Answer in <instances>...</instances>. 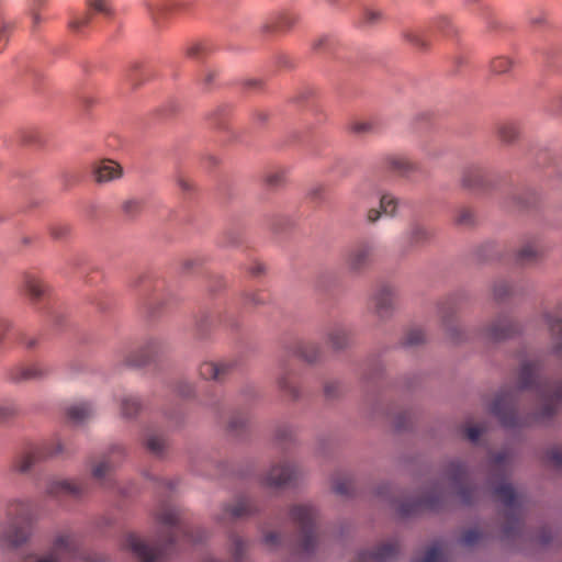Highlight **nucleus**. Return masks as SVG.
Returning <instances> with one entry per match:
<instances>
[{"instance_id":"nucleus-60","label":"nucleus","mask_w":562,"mask_h":562,"mask_svg":"<svg viewBox=\"0 0 562 562\" xmlns=\"http://www.w3.org/2000/svg\"><path fill=\"white\" fill-rule=\"evenodd\" d=\"M161 290L160 288V284L159 283H156L154 285V293L148 297V304L149 305H155V304H162L165 303V297L162 294L159 293V291Z\"/></svg>"},{"instance_id":"nucleus-22","label":"nucleus","mask_w":562,"mask_h":562,"mask_svg":"<svg viewBox=\"0 0 562 562\" xmlns=\"http://www.w3.org/2000/svg\"><path fill=\"white\" fill-rule=\"evenodd\" d=\"M462 186L473 191H485L490 188L488 172L481 166L464 168L461 178Z\"/></svg>"},{"instance_id":"nucleus-27","label":"nucleus","mask_w":562,"mask_h":562,"mask_svg":"<svg viewBox=\"0 0 562 562\" xmlns=\"http://www.w3.org/2000/svg\"><path fill=\"white\" fill-rule=\"evenodd\" d=\"M122 175V167L111 159H103L99 161L93 169L94 180L99 183L113 181L121 178Z\"/></svg>"},{"instance_id":"nucleus-33","label":"nucleus","mask_w":562,"mask_h":562,"mask_svg":"<svg viewBox=\"0 0 562 562\" xmlns=\"http://www.w3.org/2000/svg\"><path fill=\"white\" fill-rule=\"evenodd\" d=\"M93 407L88 402H78L67 407L66 415L74 424H81L93 415Z\"/></svg>"},{"instance_id":"nucleus-18","label":"nucleus","mask_w":562,"mask_h":562,"mask_svg":"<svg viewBox=\"0 0 562 562\" xmlns=\"http://www.w3.org/2000/svg\"><path fill=\"white\" fill-rule=\"evenodd\" d=\"M48 371L44 368H42L37 363L32 364H23L18 363L12 367H10L5 371V380L12 382V383H22V382H29L33 380H41L44 376H46Z\"/></svg>"},{"instance_id":"nucleus-36","label":"nucleus","mask_w":562,"mask_h":562,"mask_svg":"<svg viewBox=\"0 0 562 562\" xmlns=\"http://www.w3.org/2000/svg\"><path fill=\"white\" fill-rule=\"evenodd\" d=\"M249 422L248 413H236L233 414L228 420V431L235 436L240 435L247 427Z\"/></svg>"},{"instance_id":"nucleus-19","label":"nucleus","mask_w":562,"mask_h":562,"mask_svg":"<svg viewBox=\"0 0 562 562\" xmlns=\"http://www.w3.org/2000/svg\"><path fill=\"white\" fill-rule=\"evenodd\" d=\"M237 367L236 359H225L218 362L204 361L199 367V373L205 380L223 381Z\"/></svg>"},{"instance_id":"nucleus-47","label":"nucleus","mask_w":562,"mask_h":562,"mask_svg":"<svg viewBox=\"0 0 562 562\" xmlns=\"http://www.w3.org/2000/svg\"><path fill=\"white\" fill-rule=\"evenodd\" d=\"M247 544L246 542L238 536L231 537V550L236 560V562H240L246 551Z\"/></svg>"},{"instance_id":"nucleus-32","label":"nucleus","mask_w":562,"mask_h":562,"mask_svg":"<svg viewBox=\"0 0 562 562\" xmlns=\"http://www.w3.org/2000/svg\"><path fill=\"white\" fill-rule=\"evenodd\" d=\"M295 23V18L291 14H280L267 21L262 26V32L268 34L282 33L290 30Z\"/></svg>"},{"instance_id":"nucleus-24","label":"nucleus","mask_w":562,"mask_h":562,"mask_svg":"<svg viewBox=\"0 0 562 562\" xmlns=\"http://www.w3.org/2000/svg\"><path fill=\"white\" fill-rule=\"evenodd\" d=\"M460 299L452 296L448 297L439 304V315L442 321V325L450 335L451 339L459 341L458 327L452 324V318L459 308Z\"/></svg>"},{"instance_id":"nucleus-20","label":"nucleus","mask_w":562,"mask_h":562,"mask_svg":"<svg viewBox=\"0 0 562 562\" xmlns=\"http://www.w3.org/2000/svg\"><path fill=\"white\" fill-rule=\"evenodd\" d=\"M394 307V292L392 288L383 285L379 288L371 296L370 310L379 318L389 317Z\"/></svg>"},{"instance_id":"nucleus-41","label":"nucleus","mask_w":562,"mask_h":562,"mask_svg":"<svg viewBox=\"0 0 562 562\" xmlns=\"http://www.w3.org/2000/svg\"><path fill=\"white\" fill-rule=\"evenodd\" d=\"M426 335L422 328L415 327L409 329L403 340V344L408 347H416L424 344Z\"/></svg>"},{"instance_id":"nucleus-57","label":"nucleus","mask_w":562,"mask_h":562,"mask_svg":"<svg viewBox=\"0 0 562 562\" xmlns=\"http://www.w3.org/2000/svg\"><path fill=\"white\" fill-rule=\"evenodd\" d=\"M177 183L179 188L186 193H190L194 189L193 182L182 173L177 176Z\"/></svg>"},{"instance_id":"nucleus-1","label":"nucleus","mask_w":562,"mask_h":562,"mask_svg":"<svg viewBox=\"0 0 562 562\" xmlns=\"http://www.w3.org/2000/svg\"><path fill=\"white\" fill-rule=\"evenodd\" d=\"M553 340L552 353L562 360V302L543 314ZM542 364L538 360L524 361L518 372L520 390H532L537 395L533 415L521 417L517 413V391L501 392L491 405V413L506 428L527 426L552 417L562 403V381L551 383L540 376Z\"/></svg>"},{"instance_id":"nucleus-61","label":"nucleus","mask_w":562,"mask_h":562,"mask_svg":"<svg viewBox=\"0 0 562 562\" xmlns=\"http://www.w3.org/2000/svg\"><path fill=\"white\" fill-rule=\"evenodd\" d=\"M381 20V13L374 10L366 11L363 22L368 25H374Z\"/></svg>"},{"instance_id":"nucleus-56","label":"nucleus","mask_w":562,"mask_h":562,"mask_svg":"<svg viewBox=\"0 0 562 562\" xmlns=\"http://www.w3.org/2000/svg\"><path fill=\"white\" fill-rule=\"evenodd\" d=\"M405 36H406L407 41L411 42L416 47L424 48L427 46L426 40L419 32L411 31V32H407Z\"/></svg>"},{"instance_id":"nucleus-3","label":"nucleus","mask_w":562,"mask_h":562,"mask_svg":"<svg viewBox=\"0 0 562 562\" xmlns=\"http://www.w3.org/2000/svg\"><path fill=\"white\" fill-rule=\"evenodd\" d=\"M510 471L509 453L502 451L493 457L491 482L497 484L494 487V495L504 504L506 524L504 533L506 537L515 536L521 528V516L524 498L518 495L513 486L506 482Z\"/></svg>"},{"instance_id":"nucleus-21","label":"nucleus","mask_w":562,"mask_h":562,"mask_svg":"<svg viewBox=\"0 0 562 562\" xmlns=\"http://www.w3.org/2000/svg\"><path fill=\"white\" fill-rule=\"evenodd\" d=\"M398 551V543L389 541L380 544L374 551L359 552L353 562H387L394 560Z\"/></svg>"},{"instance_id":"nucleus-30","label":"nucleus","mask_w":562,"mask_h":562,"mask_svg":"<svg viewBox=\"0 0 562 562\" xmlns=\"http://www.w3.org/2000/svg\"><path fill=\"white\" fill-rule=\"evenodd\" d=\"M350 330L341 325H336L327 331V342L334 350H342L350 345Z\"/></svg>"},{"instance_id":"nucleus-39","label":"nucleus","mask_w":562,"mask_h":562,"mask_svg":"<svg viewBox=\"0 0 562 562\" xmlns=\"http://www.w3.org/2000/svg\"><path fill=\"white\" fill-rule=\"evenodd\" d=\"M333 490L341 496H349L353 491V483L349 476H337L333 482Z\"/></svg>"},{"instance_id":"nucleus-15","label":"nucleus","mask_w":562,"mask_h":562,"mask_svg":"<svg viewBox=\"0 0 562 562\" xmlns=\"http://www.w3.org/2000/svg\"><path fill=\"white\" fill-rule=\"evenodd\" d=\"M299 471L295 465L283 462L271 467L262 476V484L268 487H283L297 479Z\"/></svg>"},{"instance_id":"nucleus-29","label":"nucleus","mask_w":562,"mask_h":562,"mask_svg":"<svg viewBox=\"0 0 562 562\" xmlns=\"http://www.w3.org/2000/svg\"><path fill=\"white\" fill-rule=\"evenodd\" d=\"M543 255V247L538 240H531L521 246L517 251L516 261L527 266L537 262Z\"/></svg>"},{"instance_id":"nucleus-8","label":"nucleus","mask_w":562,"mask_h":562,"mask_svg":"<svg viewBox=\"0 0 562 562\" xmlns=\"http://www.w3.org/2000/svg\"><path fill=\"white\" fill-rule=\"evenodd\" d=\"M453 492L463 504L473 503L479 494L477 487L470 482L464 464L458 460L449 462L445 470Z\"/></svg>"},{"instance_id":"nucleus-14","label":"nucleus","mask_w":562,"mask_h":562,"mask_svg":"<svg viewBox=\"0 0 562 562\" xmlns=\"http://www.w3.org/2000/svg\"><path fill=\"white\" fill-rule=\"evenodd\" d=\"M89 492V484L77 480H53L47 483V496L59 498L63 496L81 497Z\"/></svg>"},{"instance_id":"nucleus-46","label":"nucleus","mask_w":562,"mask_h":562,"mask_svg":"<svg viewBox=\"0 0 562 562\" xmlns=\"http://www.w3.org/2000/svg\"><path fill=\"white\" fill-rule=\"evenodd\" d=\"M412 562H447L439 546L429 548L422 560L414 559Z\"/></svg>"},{"instance_id":"nucleus-11","label":"nucleus","mask_w":562,"mask_h":562,"mask_svg":"<svg viewBox=\"0 0 562 562\" xmlns=\"http://www.w3.org/2000/svg\"><path fill=\"white\" fill-rule=\"evenodd\" d=\"M434 231L419 222H412L403 232L401 237V250L408 254L422 249L434 239Z\"/></svg>"},{"instance_id":"nucleus-55","label":"nucleus","mask_w":562,"mask_h":562,"mask_svg":"<svg viewBox=\"0 0 562 562\" xmlns=\"http://www.w3.org/2000/svg\"><path fill=\"white\" fill-rule=\"evenodd\" d=\"M267 297L268 296L263 292H261V291L247 293L244 296L245 303L249 304V305H261V304H265L266 301H267Z\"/></svg>"},{"instance_id":"nucleus-42","label":"nucleus","mask_w":562,"mask_h":562,"mask_svg":"<svg viewBox=\"0 0 562 562\" xmlns=\"http://www.w3.org/2000/svg\"><path fill=\"white\" fill-rule=\"evenodd\" d=\"M378 125L372 121H356L350 124V131L356 135H367L375 133Z\"/></svg>"},{"instance_id":"nucleus-5","label":"nucleus","mask_w":562,"mask_h":562,"mask_svg":"<svg viewBox=\"0 0 562 562\" xmlns=\"http://www.w3.org/2000/svg\"><path fill=\"white\" fill-rule=\"evenodd\" d=\"M289 515L297 531L299 551L303 554H312L319 542L317 508L311 503H300L290 508Z\"/></svg>"},{"instance_id":"nucleus-10","label":"nucleus","mask_w":562,"mask_h":562,"mask_svg":"<svg viewBox=\"0 0 562 562\" xmlns=\"http://www.w3.org/2000/svg\"><path fill=\"white\" fill-rule=\"evenodd\" d=\"M168 349L169 346L166 340L159 337H151L139 348L131 351L125 358V362L131 367H143L166 353Z\"/></svg>"},{"instance_id":"nucleus-59","label":"nucleus","mask_w":562,"mask_h":562,"mask_svg":"<svg viewBox=\"0 0 562 562\" xmlns=\"http://www.w3.org/2000/svg\"><path fill=\"white\" fill-rule=\"evenodd\" d=\"M205 46L201 43H194L187 48V55L191 58H200L205 52Z\"/></svg>"},{"instance_id":"nucleus-34","label":"nucleus","mask_w":562,"mask_h":562,"mask_svg":"<svg viewBox=\"0 0 562 562\" xmlns=\"http://www.w3.org/2000/svg\"><path fill=\"white\" fill-rule=\"evenodd\" d=\"M146 8L153 22L156 25H160L161 22L167 18L171 5L161 0H147Z\"/></svg>"},{"instance_id":"nucleus-37","label":"nucleus","mask_w":562,"mask_h":562,"mask_svg":"<svg viewBox=\"0 0 562 562\" xmlns=\"http://www.w3.org/2000/svg\"><path fill=\"white\" fill-rule=\"evenodd\" d=\"M145 447L155 456H161L167 446L166 439L156 434H148L144 441Z\"/></svg>"},{"instance_id":"nucleus-51","label":"nucleus","mask_w":562,"mask_h":562,"mask_svg":"<svg viewBox=\"0 0 562 562\" xmlns=\"http://www.w3.org/2000/svg\"><path fill=\"white\" fill-rule=\"evenodd\" d=\"M16 407L11 402L0 404V424H4L16 415Z\"/></svg>"},{"instance_id":"nucleus-6","label":"nucleus","mask_w":562,"mask_h":562,"mask_svg":"<svg viewBox=\"0 0 562 562\" xmlns=\"http://www.w3.org/2000/svg\"><path fill=\"white\" fill-rule=\"evenodd\" d=\"M74 452L65 442L59 439L46 442L42 446L30 447L19 452L12 460L11 470L16 473H27L34 464L48 458L69 456Z\"/></svg>"},{"instance_id":"nucleus-43","label":"nucleus","mask_w":562,"mask_h":562,"mask_svg":"<svg viewBox=\"0 0 562 562\" xmlns=\"http://www.w3.org/2000/svg\"><path fill=\"white\" fill-rule=\"evenodd\" d=\"M144 209V202L142 199L132 198L123 202L122 210L125 215L133 217L139 214Z\"/></svg>"},{"instance_id":"nucleus-23","label":"nucleus","mask_w":562,"mask_h":562,"mask_svg":"<svg viewBox=\"0 0 562 562\" xmlns=\"http://www.w3.org/2000/svg\"><path fill=\"white\" fill-rule=\"evenodd\" d=\"M517 331L518 326L507 316H502L485 329L484 336L491 341H501L514 336Z\"/></svg>"},{"instance_id":"nucleus-52","label":"nucleus","mask_w":562,"mask_h":562,"mask_svg":"<svg viewBox=\"0 0 562 562\" xmlns=\"http://www.w3.org/2000/svg\"><path fill=\"white\" fill-rule=\"evenodd\" d=\"M548 461L557 469H562V448L553 447L547 452Z\"/></svg>"},{"instance_id":"nucleus-58","label":"nucleus","mask_w":562,"mask_h":562,"mask_svg":"<svg viewBox=\"0 0 562 562\" xmlns=\"http://www.w3.org/2000/svg\"><path fill=\"white\" fill-rule=\"evenodd\" d=\"M482 432L483 428L480 426H468L464 429V436L472 442L477 441Z\"/></svg>"},{"instance_id":"nucleus-48","label":"nucleus","mask_w":562,"mask_h":562,"mask_svg":"<svg viewBox=\"0 0 562 562\" xmlns=\"http://www.w3.org/2000/svg\"><path fill=\"white\" fill-rule=\"evenodd\" d=\"M512 294V286L504 280L495 282L493 295L496 301H503Z\"/></svg>"},{"instance_id":"nucleus-54","label":"nucleus","mask_w":562,"mask_h":562,"mask_svg":"<svg viewBox=\"0 0 562 562\" xmlns=\"http://www.w3.org/2000/svg\"><path fill=\"white\" fill-rule=\"evenodd\" d=\"M294 436V428L291 425L282 424L276 429V438L280 441L292 439Z\"/></svg>"},{"instance_id":"nucleus-25","label":"nucleus","mask_w":562,"mask_h":562,"mask_svg":"<svg viewBox=\"0 0 562 562\" xmlns=\"http://www.w3.org/2000/svg\"><path fill=\"white\" fill-rule=\"evenodd\" d=\"M381 165L383 168L400 176H409L418 169L415 162L402 155H386L382 157Z\"/></svg>"},{"instance_id":"nucleus-35","label":"nucleus","mask_w":562,"mask_h":562,"mask_svg":"<svg viewBox=\"0 0 562 562\" xmlns=\"http://www.w3.org/2000/svg\"><path fill=\"white\" fill-rule=\"evenodd\" d=\"M140 408V401L134 395H126L121 400V413L125 418L136 416Z\"/></svg>"},{"instance_id":"nucleus-26","label":"nucleus","mask_w":562,"mask_h":562,"mask_svg":"<svg viewBox=\"0 0 562 562\" xmlns=\"http://www.w3.org/2000/svg\"><path fill=\"white\" fill-rule=\"evenodd\" d=\"M24 293L33 303L43 301L49 293V285L34 274H26L23 281Z\"/></svg>"},{"instance_id":"nucleus-13","label":"nucleus","mask_w":562,"mask_h":562,"mask_svg":"<svg viewBox=\"0 0 562 562\" xmlns=\"http://www.w3.org/2000/svg\"><path fill=\"white\" fill-rule=\"evenodd\" d=\"M446 499L447 494L441 490L435 488L418 499L401 503L397 510L402 516L415 515L423 510H439L442 508Z\"/></svg>"},{"instance_id":"nucleus-28","label":"nucleus","mask_w":562,"mask_h":562,"mask_svg":"<svg viewBox=\"0 0 562 562\" xmlns=\"http://www.w3.org/2000/svg\"><path fill=\"white\" fill-rule=\"evenodd\" d=\"M278 387L280 392L290 400L299 397V389L293 381V373L285 362L280 366V373L278 376Z\"/></svg>"},{"instance_id":"nucleus-53","label":"nucleus","mask_w":562,"mask_h":562,"mask_svg":"<svg viewBox=\"0 0 562 562\" xmlns=\"http://www.w3.org/2000/svg\"><path fill=\"white\" fill-rule=\"evenodd\" d=\"M352 195L358 201L368 202L370 196H371V192H370L369 186L366 184V183L358 184L355 188V190L352 192Z\"/></svg>"},{"instance_id":"nucleus-16","label":"nucleus","mask_w":562,"mask_h":562,"mask_svg":"<svg viewBox=\"0 0 562 562\" xmlns=\"http://www.w3.org/2000/svg\"><path fill=\"white\" fill-rule=\"evenodd\" d=\"M87 7L88 9L85 13L75 15L69 21V27L72 32H83L90 25L93 13H100L103 15L111 14L109 0H87Z\"/></svg>"},{"instance_id":"nucleus-9","label":"nucleus","mask_w":562,"mask_h":562,"mask_svg":"<svg viewBox=\"0 0 562 562\" xmlns=\"http://www.w3.org/2000/svg\"><path fill=\"white\" fill-rule=\"evenodd\" d=\"M125 450L121 445L112 446L109 451L92 465V477L101 487L110 490L114 486L113 471L123 461Z\"/></svg>"},{"instance_id":"nucleus-62","label":"nucleus","mask_w":562,"mask_h":562,"mask_svg":"<svg viewBox=\"0 0 562 562\" xmlns=\"http://www.w3.org/2000/svg\"><path fill=\"white\" fill-rule=\"evenodd\" d=\"M411 419V414L408 412H404L397 416L394 420V425L397 429H405L408 425V420Z\"/></svg>"},{"instance_id":"nucleus-45","label":"nucleus","mask_w":562,"mask_h":562,"mask_svg":"<svg viewBox=\"0 0 562 562\" xmlns=\"http://www.w3.org/2000/svg\"><path fill=\"white\" fill-rule=\"evenodd\" d=\"M285 181V172L283 169H274L269 171L265 177V183L269 188H279Z\"/></svg>"},{"instance_id":"nucleus-7","label":"nucleus","mask_w":562,"mask_h":562,"mask_svg":"<svg viewBox=\"0 0 562 562\" xmlns=\"http://www.w3.org/2000/svg\"><path fill=\"white\" fill-rule=\"evenodd\" d=\"M80 558L79 544L75 537L68 532L56 536L50 549L41 555H34L33 560L25 562H67Z\"/></svg>"},{"instance_id":"nucleus-2","label":"nucleus","mask_w":562,"mask_h":562,"mask_svg":"<svg viewBox=\"0 0 562 562\" xmlns=\"http://www.w3.org/2000/svg\"><path fill=\"white\" fill-rule=\"evenodd\" d=\"M156 519L165 530L154 543H148L134 533L127 535L124 540L125 548L132 551L140 562H162L175 549L180 538L198 543L206 536L205 531L200 528L196 530L189 528L181 510L170 504L160 506Z\"/></svg>"},{"instance_id":"nucleus-44","label":"nucleus","mask_w":562,"mask_h":562,"mask_svg":"<svg viewBox=\"0 0 562 562\" xmlns=\"http://www.w3.org/2000/svg\"><path fill=\"white\" fill-rule=\"evenodd\" d=\"M513 66V60L504 56L496 57L491 61V70L496 75H503L508 72Z\"/></svg>"},{"instance_id":"nucleus-49","label":"nucleus","mask_w":562,"mask_h":562,"mask_svg":"<svg viewBox=\"0 0 562 562\" xmlns=\"http://www.w3.org/2000/svg\"><path fill=\"white\" fill-rule=\"evenodd\" d=\"M482 539V532L476 528L468 529L463 532L460 542L465 547L476 544Z\"/></svg>"},{"instance_id":"nucleus-38","label":"nucleus","mask_w":562,"mask_h":562,"mask_svg":"<svg viewBox=\"0 0 562 562\" xmlns=\"http://www.w3.org/2000/svg\"><path fill=\"white\" fill-rule=\"evenodd\" d=\"M519 135L518 126L515 123H504L498 127V137L503 143H513Z\"/></svg>"},{"instance_id":"nucleus-12","label":"nucleus","mask_w":562,"mask_h":562,"mask_svg":"<svg viewBox=\"0 0 562 562\" xmlns=\"http://www.w3.org/2000/svg\"><path fill=\"white\" fill-rule=\"evenodd\" d=\"M374 245L370 241H359L345 254V265L352 273L364 272L373 262L374 259Z\"/></svg>"},{"instance_id":"nucleus-17","label":"nucleus","mask_w":562,"mask_h":562,"mask_svg":"<svg viewBox=\"0 0 562 562\" xmlns=\"http://www.w3.org/2000/svg\"><path fill=\"white\" fill-rule=\"evenodd\" d=\"M257 512L256 504L248 497H238L233 504H225L221 514L216 516L220 522H226L249 517Z\"/></svg>"},{"instance_id":"nucleus-63","label":"nucleus","mask_w":562,"mask_h":562,"mask_svg":"<svg viewBox=\"0 0 562 562\" xmlns=\"http://www.w3.org/2000/svg\"><path fill=\"white\" fill-rule=\"evenodd\" d=\"M382 214H383V212L381 209L378 210V209L371 207L368 210V212L366 214L367 222L370 224H374L380 220Z\"/></svg>"},{"instance_id":"nucleus-4","label":"nucleus","mask_w":562,"mask_h":562,"mask_svg":"<svg viewBox=\"0 0 562 562\" xmlns=\"http://www.w3.org/2000/svg\"><path fill=\"white\" fill-rule=\"evenodd\" d=\"M4 524L0 529V547L16 549L31 538L33 504L30 499L13 498L7 503Z\"/></svg>"},{"instance_id":"nucleus-40","label":"nucleus","mask_w":562,"mask_h":562,"mask_svg":"<svg viewBox=\"0 0 562 562\" xmlns=\"http://www.w3.org/2000/svg\"><path fill=\"white\" fill-rule=\"evenodd\" d=\"M398 206V201L390 193H384L380 198V209L386 216H394Z\"/></svg>"},{"instance_id":"nucleus-50","label":"nucleus","mask_w":562,"mask_h":562,"mask_svg":"<svg viewBox=\"0 0 562 562\" xmlns=\"http://www.w3.org/2000/svg\"><path fill=\"white\" fill-rule=\"evenodd\" d=\"M456 223L462 226H469L474 223V213L469 207H461L457 211Z\"/></svg>"},{"instance_id":"nucleus-31","label":"nucleus","mask_w":562,"mask_h":562,"mask_svg":"<svg viewBox=\"0 0 562 562\" xmlns=\"http://www.w3.org/2000/svg\"><path fill=\"white\" fill-rule=\"evenodd\" d=\"M292 353L308 363H314L321 359L322 350L315 342L300 341L293 347Z\"/></svg>"},{"instance_id":"nucleus-64","label":"nucleus","mask_w":562,"mask_h":562,"mask_svg":"<svg viewBox=\"0 0 562 562\" xmlns=\"http://www.w3.org/2000/svg\"><path fill=\"white\" fill-rule=\"evenodd\" d=\"M52 236L56 239H61L64 238L66 235H68L69 233V228L68 226L66 225H58V226H54L52 227Z\"/></svg>"}]
</instances>
